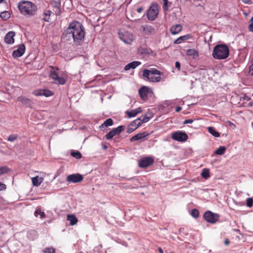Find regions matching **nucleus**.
I'll use <instances>...</instances> for the list:
<instances>
[{
    "label": "nucleus",
    "mask_w": 253,
    "mask_h": 253,
    "mask_svg": "<svg viewBox=\"0 0 253 253\" xmlns=\"http://www.w3.org/2000/svg\"><path fill=\"white\" fill-rule=\"evenodd\" d=\"M158 250L160 253H164L161 247H159Z\"/></svg>",
    "instance_id": "nucleus-52"
},
{
    "label": "nucleus",
    "mask_w": 253,
    "mask_h": 253,
    "mask_svg": "<svg viewBox=\"0 0 253 253\" xmlns=\"http://www.w3.org/2000/svg\"><path fill=\"white\" fill-rule=\"evenodd\" d=\"M6 185L3 183H2L1 182H0V191L6 189Z\"/></svg>",
    "instance_id": "nucleus-47"
},
{
    "label": "nucleus",
    "mask_w": 253,
    "mask_h": 253,
    "mask_svg": "<svg viewBox=\"0 0 253 253\" xmlns=\"http://www.w3.org/2000/svg\"><path fill=\"white\" fill-rule=\"evenodd\" d=\"M175 67L178 69V71L180 70V63L178 61L175 62Z\"/></svg>",
    "instance_id": "nucleus-49"
},
{
    "label": "nucleus",
    "mask_w": 253,
    "mask_h": 253,
    "mask_svg": "<svg viewBox=\"0 0 253 253\" xmlns=\"http://www.w3.org/2000/svg\"><path fill=\"white\" fill-rule=\"evenodd\" d=\"M243 0V1L244 2L247 3H248V2H249V0Z\"/></svg>",
    "instance_id": "nucleus-55"
},
{
    "label": "nucleus",
    "mask_w": 253,
    "mask_h": 253,
    "mask_svg": "<svg viewBox=\"0 0 253 253\" xmlns=\"http://www.w3.org/2000/svg\"><path fill=\"white\" fill-rule=\"evenodd\" d=\"M182 30V26L180 24H177L172 26L170 29V32L172 35H175L179 33Z\"/></svg>",
    "instance_id": "nucleus-20"
},
{
    "label": "nucleus",
    "mask_w": 253,
    "mask_h": 253,
    "mask_svg": "<svg viewBox=\"0 0 253 253\" xmlns=\"http://www.w3.org/2000/svg\"><path fill=\"white\" fill-rule=\"evenodd\" d=\"M18 137V136L16 134H11V135H10L8 138H7V140L9 141H10V142H13L15 140H16Z\"/></svg>",
    "instance_id": "nucleus-42"
},
{
    "label": "nucleus",
    "mask_w": 253,
    "mask_h": 253,
    "mask_svg": "<svg viewBox=\"0 0 253 253\" xmlns=\"http://www.w3.org/2000/svg\"><path fill=\"white\" fill-rule=\"evenodd\" d=\"M191 215L194 218H197L199 215V212L198 210L193 209L191 211Z\"/></svg>",
    "instance_id": "nucleus-36"
},
{
    "label": "nucleus",
    "mask_w": 253,
    "mask_h": 253,
    "mask_svg": "<svg viewBox=\"0 0 253 253\" xmlns=\"http://www.w3.org/2000/svg\"><path fill=\"white\" fill-rule=\"evenodd\" d=\"M209 132L213 136L216 137L220 136V134L218 132L216 131L213 127H209L208 128Z\"/></svg>",
    "instance_id": "nucleus-27"
},
{
    "label": "nucleus",
    "mask_w": 253,
    "mask_h": 253,
    "mask_svg": "<svg viewBox=\"0 0 253 253\" xmlns=\"http://www.w3.org/2000/svg\"><path fill=\"white\" fill-rule=\"evenodd\" d=\"M246 205L249 208H251L253 206V199L252 198H249L247 199Z\"/></svg>",
    "instance_id": "nucleus-39"
},
{
    "label": "nucleus",
    "mask_w": 253,
    "mask_h": 253,
    "mask_svg": "<svg viewBox=\"0 0 253 253\" xmlns=\"http://www.w3.org/2000/svg\"><path fill=\"white\" fill-rule=\"evenodd\" d=\"M149 119H150L149 117H148L147 116H144L143 117L142 119H139L135 120L134 122H132L131 124V125H132V126L137 125V126H141V125L142 123L147 122L149 120Z\"/></svg>",
    "instance_id": "nucleus-18"
},
{
    "label": "nucleus",
    "mask_w": 253,
    "mask_h": 253,
    "mask_svg": "<svg viewBox=\"0 0 253 253\" xmlns=\"http://www.w3.org/2000/svg\"><path fill=\"white\" fill-rule=\"evenodd\" d=\"M113 124V120L111 118H109L105 121L100 127L103 128H105L108 126H112Z\"/></svg>",
    "instance_id": "nucleus-24"
},
{
    "label": "nucleus",
    "mask_w": 253,
    "mask_h": 253,
    "mask_svg": "<svg viewBox=\"0 0 253 253\" xmlns=\"http://www.w3.org/2000/svg\"><path fill=\"white\" fill-rule=\"evenodd\" d=\"M18 7L20 12L25 16L34 15L37 7L35 3L30 1H22L18 3Z\"/></svg>",
    "instance_id": "nucleus-2"
},
{
    "label": "nucleus",
    "mask_w": 253,
    "mask_h": 253,
    "mask_svg": "<svg viewBox=\"0 0 253 253\" xmlns=\"http://www.w3.org/2000/svg\"><path fill=\"white\" fill-rule=\"evenodd\" d=\"M67 219L68 221H70V224L71 225L76 224L78 222L77 217L73 214L68 215Z\"/></svg>",
    "instance_id": "nucleus-23"
},
{
    "label": "nucleus",
    "mask_w": 253,
    "mask_h": 253,
    "mask_svg": "<svg viewBox=\"0 0 253 253\" xmlns=\"http://www.w3.org/2000/svg\"><path fill=\"white\" fill-rule=\"evenodd\" d=\"M154 162V159L150 157H144L139 161V166L145 168L151 165Z\"/></svg>",
    "instance_id": "nucleus-11"
},
{
    "label": "nucleus",
    "mask_w": 253,
    "mask_h": 253,
    "mask_svg": "<svg viewBox=\"0 0 253 253\" xmlns=\"http://www.w3.org/2000/svg\"><path fill=\"white\" fill-rule=\"evenodd\" d=\"M187 55L192 56L193 58L199 56L198 52L195 49H189L186 51Z\"/></svg>",
    "instance_id": "nucleus-22"
},
{
    "label": "nucleus",
    "mask_w": 253,
    "mask_h": 253,
    "mask_svg": "<svg viewBox=\"0 0 253 253\" xmlns=\"http://www.w3.org/2000/svg\"><path fill=\"white\" fill-rule=\"evenodd\" d=\"M141 64V62L139 61H133L127 64L125 67L124 70L127 71L130 69H135L136 67Z\"/></svg>",
    "instance_id": "nucleus-19"
},
{
    "label": "nucleus",
    "mask_w": 253,
    "mask_h": 253,
    "mask_svg": "<svg viewBox=\"0 0 253 253\" xmlns=\"http://www.w3.org/2000/svg\"><path fill=\"white\" fill-rule=\"evenodd\" d=\"M148 135V133L146 131L138 133L135 134V135H134L133 136H132L130 138V141L131 142H133V141H135L136 140H141V139L145 138L146 136H147Z\"/></svg>",
    "instance_id": "nucleus-16"
},
{
    "label": "nucleus",
    "mask_w": 253,
    "mask_h": 253,
    "mask_svg": "<svg viewBox=\"0 0 253 253\" xmlns=\"http://www.w3.org/2000/svg\"><path fill=\"white\" fill-rule=\"evenodd\" d=\"M151 89L147 86H143L139 89V94L143 100L148 99V97L152 94Z\"/></svg>",
    "instance_id": "nucleus-9"
},
{
    "label": "nucleus",
    "mask_w": 253,
    "mask_h": 253,
    "mask_svg": "<svg viewBox=\"0 0 253 253\" xmlns=\"http://www.w3.org/2000/svg\"><path fill=\"white\" fill-rule=\"evenodd\" d=\"M142 110L140 108H138L135 110H132L130 111H126V114L129 118L135 117L138 113H141Z\"/></svg>",
    "instance_id": "nucleus-21"
},
{
    "label": "nucleus",
    "mask_w": 253,
    "mask_h": 253,
    "mask_svg": "<svg viewBox=\"0 0 253 253\" xmlns=\"http://www.w3.org/2000/svg\"><path fill=\"white\" fill-rule=\"evenodd\" d=\"M32 181L33 184L34 186H38L42 182V177H39V176H37L33 177L32 178Z\"/></svg>",
    "instance_id": "nucleus-25"
},
{
    "label": "nucleus",
    "mask_w": 253,
    "mask_h": 253,
    "mask_svg": "<svg viewBox=\"0 0 253 253\" xmlns=\"http://www.w3.org/2000/svg\"><path fill=\"white\" fill-rule=\"evenodd\" d=\"M171 138L179 142H184L187 140L188 136L185 132L177 131L172 133Z\"/></svg>",
    "instance_id": "nucleus-8"
},
{
    "label": "nucleus",
    "mask_w": 253,
    "mask_h": 253,
    "mask_svg": "<svg viewBox=\"0 0 253 253\" xmlns=\"http://www.w3.org/2000/svg\"><path fill=\"white\" fill-rule=\"evenodd\" d=\"M84 26L80 22L74 21L64 31L62 38L66 41L73 39L75 43L80 44L84 41Z\"/></svg>",
    "instance_id": "nucleus-1"
},
{
    "label": "nucleus",
    "mask_w": 253,
    "mask_h": 253,
    "mask_svg": "<svg viewBox=\"0 0 253 253\" xmlns=\"http://www.w3.org/2000/svg\"><path fill=\"white\" fill-rule=\"evenodd\" d=\"M159 6L156 3H153L147 10V17L149 20L153 21L158 16Z\"/></svg>",
    "instance_id": "nucleus-5"
},
{
    "label": "nucleus",
    "mask_w": 253,
    "mask_h": 253,
    "mask_svg": "<svg viewBox=\"0 0 253 253\" xmlns=\"http://www.w3.org/2000/svg\"><path fill=\"white\" fill-rule=\"evenodd\" d=\"M229 53V50L226 44H217L214 46L212 55L214 59L221 60L227 58Z\"/></svg>",
    "instance_id": "nucleus-3"
},
{
    "label": "nucleus",
    "mask_w": 253,
    "mask_h": 253,
    "mask_svg": "<svg viewBox=\"0 0 253 253\" xmlns=\"http://www.w3.org/2000/svg\"><path fill=\"white\" fill-rule=\"evenodd\" d=\"M125 126H120L117 128H113V130L115 135L120 134L122 131L124 130Z\"/></svg>",
    "instance_id": "nucleus-28"
},
{
    "label": "nucleus",
    "mask_w": 253,
    "mask_h": 253,
    "mask_svg": "<svg viewBox=\"0 0 253 253\" xmlns=\"http://www.w3.org/2000/svg\"><path fill=\"white\" fill-rule=\"evenodd\" d=\"M55 252V250L54 248L52 247L50 248H46L43 251L44 253H54Z\"/></svg>",
    "instance_id": "nucleus-41"
},
{
    "label": "nucleus",
    "mask_w": 253,
    "mask_h": 253,
    "mask_svg": "<svg viewBox=\"0 0 253 253\" xmlns=\"http://www.w3.org/2000/svg\"><path fill=\"white\" fill-rule=\"evenodd\" d=\"M163 2V8L164 11L168 10V0H162Z\"/></svg>",
    "instance_id": "nucleus-40"
},
{
    "label": "nucleus",
    "mask_w": 253,
    "mask_h": 253,
    "mask_svg": "<svg viewBox=\"0 0 253 253\" xmlns=\"http://www.w3.org/2000/svg\"><path fill=\"white\" fill-rule=\"evenodd\" d=\"M0 17L3 20H6L10 17V14L8 11H5L0 13Z\"/></svg>",
    "instance_id": "nucleus-29"
},
{
    "label": "nucleus",
    "mask_w": 253,
    "mask_h": 253,
    "mask_svg": "<svg viewBox=\"0 0 253 253\" xmlns=\"http://www.w3.org/2000/svg\"><path fill=\"white\" fill-rule=\"evenodd\" d=\"M225 151H226L225 147L220 146L217 149H216L214 153L217 155H221L224 153Z\"/></svg>",
    "instance_id": "nucleus-30"
},
{
    "label": "nucleus",
    "mask_w": 253,
    "mask_h": 253,
    "mask_svg": "<svg viewBox=\"0 0 253 253\" xmlns=\"http://www.w3.org/2000/svg\"><path fill=\"white\" fill-rule=\"evenodd\" d=\"M143 10V8L142 7H140L137 9L136 11L138 13H141Z\"/></svg>",
    "instance_id": "nucleus-50"
},
{
    "label": "nucleus",
    "mask_w": 253,
    "mask_h": 253,
    "mask_svg": "<svg viewBox=\"0 0 253 253\" xmlns=\"http://www.w3.org/2000/svg\"><path fill=\"white\" fill-rule=\"evenodd\" d=\"M17 101L21 102L22 105L27 107H31L32 106V101L24 96H20L17 98Z\"/></svg>",
    "instance_id": "nucleus-15"
},
{
    "label": "nucleus",
    "mask_w": 253,
    "mask_h": 253,
    "mask_svg": "<svg viewBox=\"0 0 253 253\" xmlns=\"http://www.w3.org/2000/svg\"><path fill=\"white\" fill-rule=\"evenodd\" d=\"M138 51L141 54H148L149 51L147 48H144L142 47H140L138 49Z\"/></svg>",
    "instance_id": "nucleus-43"
},
{
    "label": "nucleus",
    "mask_w": 253,
    "mask_h": 253,
    "mask_svg": "<svg viewBox=\"0 0 253 253\" xmlns=\"http://www.w3.org/2000/svg\"><path fill=\"white\" fill-rule=\"evenodd\" d=\"M52 13L50 10H47L44 13V16L42 18V20L46 22H49V16Z\"/></svg>",
    "instance_id": "nucleus-31"
},
{
    "label": "nucleus",
    "mask_w": 253,
    "mask_h": 253,
    "mask_svg": "<svg viewBox=\"0 0 253 253\" xmlns=\"http://www.w3.org/2000/svg\"><path fill=\"white\" fill-rule=\"evenodd\" d=\"M161 72L155 68L150 70L144 69L143 71V77L144 80L153 83L160 82L161 80Z\"/></svg>",
    "instance_id": "nucleus-4"
},
{
    "label": "nucleus",
    "mask_w": 253,
    "mask_h": 253,
    "mask_svg": "<svg viewBox=\"0 0 253 253\" xmlns=\"http://www.w3.org/2000/svg\"><path fill=\"white\" fill-rule=\"evenodd\" d=\"M229 243V242L228 241V240L227 239H226L225 241H224V244L225 245H228Z\"/></svg>",
    "instance_id": "nucleus-53"
},
{
    "label": "nucleus",
    "mask_w": 253,
    "mask_h": 253,
    "mask_svg": "<svg viewBox=\"0 0 253 253\" xmlns=\"http://www.w3.org/2000/svg\"><path fill=\"white\" fill-rule=\"evenodd\" d=\"M248 106H250V107H251V106H253V102H250L249 104H248Z\"/></svg>",
    "instance_id": "nucleus-54"
},
{
    "label": "nucleus",
    "mask_w": 253,
    "mask_h": 253,
    "mask_svg": "<svg viewBox=\"0 0 253 253\" xmlns=\"http://www.w3.org/2000/svg\"><path fill=\"white\" fill-rule=\"evenodd\" d=\"M193 122V120H192V119L185 120L183 122V124L185 125V124H191Z\"/></svg>",
    "instance_id": "nucleus-48"
},
{
    "label": "nucleus",
    "mask_w": 253,
    "mask_h": 253,
    "mask_svg": "<svg viewBox=\"0 0 253 253\" xmlns=\"http://www.w3.org/2000/svg\"><path fill=\"white\" fill-rule=\"evenodd\" d=\"M50 77L57 84H64L66 83V80L63 77L58 76L57 73L55 71L52 72L50 73Z\"/></svg>",
    "instance_id": "nucleus-12"
},
{
    "label": "nucleus",
    "mask_w": 253,
    "mask_h": 253,
    "mask_svg": "<svg viewBox=\"0 0 253 253\" xmlns=\"http://www.w3.org/2000/svg\"><path fill=\"white\" fill-rule=\"evenodd\" d=\"M137 126L136 127H135L134 128H131V127H128L127 129V133H130L131 132H132L135 129H136L137 128Z\"/></svg>",
    "instance_id": "nucleus-46"
},
{
    "label": "nucleus",
    "mask_w": 253,
    "mask_h": 253,
    "mask_svg": "<svg viewBox=\"0 0 253 253\" xmlns=\"http://www.w3.org/2000/svg\"><path fill=\"white\" fill-rule=\"evenodd\" d=\"M251 24L249 26V29L250 31L253 32V17H252L251 20Z\"/></svg>",
    "instance_id": "nucleus-45"
},
{
    "label": "nucleus",
    "mask_w": 253,
    "mask_h": 253,
    "mask_svg": "<svg viewBox=\"0 0 253 253\" xmlns=\"http://www.w3.org/2000/svg\"><path fill=\"white\" fill-rule=\"evenodd\" d=\"M115 135L113 130H111L106 134L105 137L107 139L110 140Z\"/></svg>",
    "instance_id": "nucleus-37"
},
{
    "label": "nucleus",
    "mask_w": 253,
    "mask_h": 253,
    "mask_svg": "<svg viewBox=\"0 0 253 253\" xmlns=\"http://www.w3.org/2000/svg\"><path fill=\"white\" fill-rule=\"evenodd\" d=\"M33 93H34L36 96H41V95H43V94H42V93H43V89L36 90L34 91V92H33Z\"/></svg>",
    "instance_id": "nucleus-44"
},
{
    "label": "nucleus",
    "mask_w": 253,
    "mask_h": 253,
    "mask_svg": "<svg viewBox=\"0 0 253 253\" xmlns=\"http://www.w3.org/2000/svg\"><path fill=\"white\" fill-rule=\"evenodd\" d=\"M35 215L37 216L38 215H41V218H43L45 217V214L44 212L41 211V210H36L35 212Z\"/></svg>",
    "instance_id": "nucleus-38"
},
{
    "label": "nucleus",
    "mask_w": 253,
    "mask_h": 253,
    "mask_svg": "<svg viewBox=\"0 0 253 253\" xmlns=\"http://www.w3.org/2000/svg\"><path fill=\"white\" fill-rule=\"evenodd\" d=\"M83 176L80 173H74L68 175L66 178V181L69 183H78L83 181Z\"/></svg>",
    "instance_id": "nucleus-10"
},
{
    "label": "nucleus",
    "mask_w": 253,
    "mask_h": 253,
    "mask_svg": "<svg viewBox=\"0 0 253 253\" xmlns=\"http://www.w3.org/2000/svg\"><path fill=\"white\" fill-rule=\"evenodd\" d=\"M244 98L248 100H249L250 99V98H249L246 95L244 97Z\"/></svg>",
    "instance_id": "nucleus-56"
},
{
    "label": "nucleus",
    "mask_w": 253,
    "mask_h": 253,
    "mask_svg": "<svg viewBox=\"0 0 253 253\" xmlns=\"http://www.w3.org/2000/svg\"><path fill=\"white\" fill-rule=\"evenodd\" d=\"M201 176L207 179L210 177L209 170L208 169H205L203 170L201 174Z\"/></svg>",
    "instance_id": "nucleus-32"
},
{
    "label": "nucleus",
    "mask_w": 253,
    "mask_h": 253,
    "mask_svg": "<svg viewBox=\"0 0 253 253\" xmlns=\"http://www.w3.org/2000/svg\"><path fill=\"white\" fill-rule=\"evenodd\" d=\"M43 96L45 97H49L53 95V93L51 91L48 89H43Z\"/></svg>",
    "instance_id": "nucleus-35"
},
{
    "label": "nucleus",
    "mask_w": 253,
    "mask_h": 253,
    "mask_svg": "<svg viewBox=\"0 0 253 253\" xmlns=\"http://www.w3.org/2000/svg\"><path fill=\"white\" fill-rule=\"evenodd\" d=\"M141 30L143 31V35L144 36H149L155 33V29L150 25H143L141 27Z\"/></svg>",
    "instance_id": "nucleus-13"
},
{
    "label": "nucleus",
    "mask_w": 253,
    "mask_h": 253,
    "mask_svg": "<svg viewBox=\"0 0 253 253\" xmlns=\"http://www.w3.org/2000/svg\"><path fill=\"white\" fill-rule=\"evenodd\" d=\"M25 50V46L24 44H20L18 49L12 52V56L14 58H17L22 56Z\"/></svg>",
    "instance_id": "nucleus-14"
},
{
    "label": "nucleus",
    "mask_w": 253,
    "mask_h": 253,
    "mask_svg": "<svg viewBox=\"0 0 253 253\" xmlns=\"http://www.w3.org/2000/svg\"><path fill=\"white\" fill-rule=\"evenodd\" d=\"M120 39L126 44H130L134 39V36L127 31L118 32Z\"/></svg>",
    "instance_id": "nucleus-6"
},
{
    "label": "nucleus",
    "mask_w": 253,
    "mask_h": 253,
    "mask_svg": "<svg viewBox=\"0 0 253 253\" xmlns=\"http://www.w3.org/2000/svg\"><path fill=\"white\" fill-rule=\"evenodd\" d=\"M10 169L6 166L0 167V175L8 173Z\"/></svg>",
    "instance_id": "nucleus-33"
},
{
    "label": "nucleus",
    "mask_w": 253,
    "mask_h": 253,
    "mask_svg": "<svg viewBox=\"0 0 253 253\" xmlns=\"http://www.w3.org/2000/svg\"><path fill=\"white\" fill-rule=\"evenodd\" d=\"M5 0H0V3H2V2H3Z\"/></svg>",
    "instance_id": "nucleus-58"
},
{
    "label": "nucleus",
    "mask_w": 253,
    "mask_h": 253,
    "mask_svg": "<svg viewBox=\"0 0 253 253\" xmlns=\"http://www.w3.org/2000/svg\"><path fill=\"white\" fill-rule=\"evenodd\" d=\"M15 36V33L14 32H9L6 34L4 37V41L6 43L12 44L14 43V36Z\"/></svg>",
    "instance_id": "nucleus-17"
},
{
    "label": "nucleus",
    "mask_w": 253,
    "mask_h": 253,
    "mask_svg": "<svg viewBox=\"0 0 253 253\" xmlns=\"http://www.w3.org/2000/svg\"><path fill=\"white\" fill-rule=\"evenodd\" d=\"M203 216L206 221L211 223H215L219 218V214L213 213L210 211H206Z\"/></svg>",
    "instance_id": "nucleus-7"
},
{
    "label": "nucleus",
    "mask_w": 253,
    "mask_h": 253,
    "mask_svg": "<svg viewBox=\"0 0 253 253\" xmlns=\"http://www.w3.org/2000/svg\"><path fill=\"white\" fill-rule=\"evenodd\" d=\"M184 229L183 228H179V232H182V230H183Z\"/></svg>",
    "instance_id": "nucleus-57"
},
{
    "label": "nucleus",
    "mask_w": 253,
    "mask_h": 253,
    "mask_svg": "<svg viewBox=\"0 0 253 253\" xmlns=\"http://www.w3.org/2000/svg\"><path fill=\"white\" fill-rule=\"evenodd\" d=\"M182 109L181 107L180 106H177L175 108V111L177 112H179Z\"/></svg>",
    "instance_id": "nucleus-51"
},
{
    "label": "nucleus",
    "mask_w": 253,
    "mask_h": 253,
    "mask_svg": "<svg viewBox=\"0 0 253 253\" xmlns=\"http://www.w3.org/2000/svg\"><path fill=\"white\" fill-rule=\"evenodd\" d=\"M106 148H107V147H106V146L105 145H104V149H106Z\"/></svg>",
    "instance_id": "nucleus-59"
},
{
    "label": "nucleus",
    "mask_w": 253,
    "mask_h": 253,
    "mask_svg": "<svg viewBox=\"0 0 253 253\" xmlns=\"http://www.w3.org/2000/svg\"><path fill=\"white\" fill-rule=\"evenodd\" d=\"M190 36L189 35H184L183 36H181L177 39L174 42V43L175 44H179L182 42L183 41H185L189 39Z\"/></svg>",
    "instance_id": "nucleus-26"
},
{
    "label": "nucleus",
    "mask_w": 253,
    "mask_h": 253,
    "mask_svg": "<svg viewBox=\"0 0 253 253\" xmlns=\"http://www.w3.org/2000/svg\"><path fill=\"white\" fill-rule=\"evenodd\" d=\"M71 155L72 157L77 159H80L82 158V154L79 151H73L71 153Z\"/></svg>",
    "instance_id": "nucleus-34"
}]
</instances>
